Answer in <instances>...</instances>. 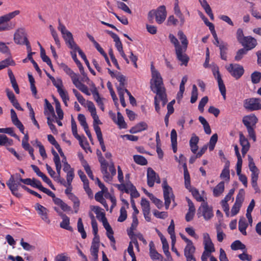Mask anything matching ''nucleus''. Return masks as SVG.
<instances>
[{
    "instance_id": "nucleus-1",
    "label": "nucleus",
    "mask_w": 261,
    "mask_h": 261,
    "mask_svg": "<svg viewBox=\"0 0 261 261\" xmlns=\"http://www.w3.org/2000/svg\"><path fill=\"white\" fill-rule=\"evenodd\" d=\"M152 79L150 81V87L151 90L155 93L156 95L154 97V105L155 111L159 113L160 108L159 106L160 99L162 101V105L164 107L167 103L168 100L165 93V89L163 86L162 78L160 73L155 69L152 65L151 67Z\"/></svg>"
},
{
    "instance_id": "nucleus-2",
    "label": "nucleus",
    "mask_w": 261,
    "mask_h": 261,
    "mask_svg": "<svg viewBox=\"0 0 261 261\" xmlns=\"http://www.w3.org/2000/svg\"><path fill=\"white\" fill-rule=\"evenodd\" d=\"M158 24L162 23L165 20L167 16V12L165 6H160L156 10H152L148 13V20L150 23H153L154 16Z\"/></svg>"
},
{
    "instance_id": "nucleus-3",
    "label": "nucleus",
    "mask_w": 261,
    "mask_h": 261,
    "mask_svg": "<svg viewBox=\"0 0 261 261\" xmlns=\"http://www.w3.org/2000/svg\"><path fill=\"white\" fill-rule=\"evenodd\" d=\"M58 29L61 31L66 43L69 48L75 51L80 49V47L74 41L71 33L66 29L65 25L61 22L60 20H59V26Z\"/></svg>"
},
{
    "instance_id": "nucleus-4",
    "label": "nucleus",
    "mask_w": 261,
    "mask_h": 261,
    "mask_svg": "<svg viewBox=\"0 0 261 261\" xmlns=\"http://www.w3.org/2000/svg\"><path fill=\"white\" fill-rule=\"evenodd\" d=\"M6 185L12 194L17 198H20L22 196L21 194L18 192L19 187H20L29 193L31 190L25 185L21 184L17 180H16L14 175H11L10 178L6 182Z\"/></svg>"
},
{
    "instance_id": "nucleus-5",
    "label": "nucleus",
    "mask_w": 261,
    "mask_h": 261,
    "mask_svg": "<svg viewBox=\"0 0 261 261\" xmlns=\"http://www.w3.org/2000/svg\"><path fill=\"white\" fill-rule=\"evenodd\" d=\"M258 121V119L254 114L244 117L242 122L246 126L249 136L253 140L256 141V136L254 130L253 126L255 125Z\"/></svg>"
},
{
    "instance_id": "nucleus-6",
    "label": "nucleus",
    "mask_w": 261,
    "mask_h": 261,
    "mask_svg": "<svg viewBox=\"0 0 261 261\" xmlns=\"http://www.w3.org/2000/svg\"><path fill=\"white\" fill-rule=\"evenodd\" d=\"M20 13L19 10H15L0 17V31L10 30L15 27V24L12 22L7 23L11 19L15 17Z\"/></svg>"
},
{
    "instance_id": "nucleus-7",
    "label": "nucleus",
    "mask_w": 261,
    "mask_h": 261,
    "mask_svg": "<svg viewBox=\"0 0 261 261\" xmlns=\"http://www.w3.org/2000/svg\"><path fill=\"white\" fill-rule=\"evenodd\" d=\"M41 191L50 196L55 204L60 206L61 209L64 212L70 211L71 207L65 203L62 199L56 197L55 194L49 189L43 187Z\"/></svg>"
},
{
    "instance_id": "nucleus-8",
    "label": "nucleus",
    "mask_w": 261,
    "mask_h": 261,
    "mask_svg": "<svg viewBox=\"0 0 261 261\" xmlns=\"http://www.w3.org/2000/svg\"><path fill=\"white\" fill-rule=\"evenodd\" d=\"M226 68L232 76L236 80L239 79L244 74L243 67L238 64H230L226 66Z\"/></svg>"
},
{
    "instance_id": "nucleus-9",
    "label": "nucleus",
    "mask_w": 261,
    "mask_h": 261,
    "mask_svg": "<svg viewBox=\"0 0 261 261\" xmlns=\"http://www.w3.org/2000/svg\"><path fill=\"white\" fill-rule=\"evenodd\" d=\"M162 186L165 207L166 210H168L171 203V199L174 198V195L172 188L168 185L166 180L163 181Z\"/></svg>"
},
{
    "instance_id": "nucleus-10",
    "label": "nucleus",
    "mask_w": 261,
    "mask_h": 261,
    "mask_svg": "<svg viewBox=\"0 0 261 261\" xmlns=\"http://www.w3.org/2000/svg\"><path fill=\"white\" fill-rule=\"evenodd\" d=\"M244 108L250 111L261 110L260 99L258 98H250L246 99L244 102Z\"/></svg>"
},
{
    "instance_id": "nucleus-11",
    "label": "nucleus",
    "mask_w": 261,
    "mask_h": 261,
    "mask_svg": "<svg viewBox=\"0 0 261 261\" xmlns=\"http://www.w3.org/2000/svg\"><path fill=\"white\" fill-rule=\"evenodd\" d=\"M212 71L215 78L217 81L219 90L223 98L225 99L226 88L220 73L219 67L217 66H215L212 69Z\"/></svg>"
},
{
    "instance_id": "nucleus-12",
    "label": "nucleus",
    "mask_w": 261,
    "mask_h": 261,
    "mask_svg": "<svg viewBox=\"0 0 261 261\" xmlns=\"http://www.w3.org/2000/svg\"><path fill=\"white\" fill-rule=\"evenodd\" d=\"M99 154L98 161L100 163L101 172L103 174V178L106 182L111 181L112 177L110 176V174L108 171V163L103 158L100 152H99Z\"/></svg>"
},
{
    "instance_id": "nucleus-13",
    "label": "nucleus",
    "mask_w": 261,
    "mask_h": 261,
    "mask_svg": "<svg viewBox=\"0 0 261 261\" xmlns=\"http://www.w3.org/2000/svg\"><path fill=\"white\" fill-rule=\"evenodd\" d=\"M99 154L98 161L100 163L101 172L103 174V178L106 182L111 181L112 177L110 176V174L108 171V163L103 158L100 152H99Z\"/></svg>"
},
{
    "instance_id": "nucleus-14",
    "label": "nucleus",
    "mask_w": 261,
    "mask_h": 261,
    "mask_svg": "<svg viewBox=\"0 0 261 261\" xmlns=\"http://www.w3.org/2000/svg\"><path fill=\"white\" fill-rule=\"evenodd\" d=\"M28 40L27 34L24 28L18 29L14 34V41L17 44L23 45L24 42Z\"/></svg>"
},
{
    "instance_id": "nucleus-15",
    "label": "nucleus",
    "mask_w": 261,
    "mask_h": 261,
    "mask_svg": "<svg viewBox=\"0 0 261 261\" xmlns=\"http://www.w3.org/2000/svg\"><path fill=\"white\" fill-rule=\"evenodd\" d=\"M35 208L41 219L47 224H49L50 221L48 216L49 211L40 204L37 203L35 205Z\"/></svg>"
},
{
    "instance_id": "nucleus-16",
    "label": "nucleus",
    "mask_w": 261,
    "mask_h": 261,
    "mask_svg": "<svg viewBox=\"0 0 261 261\" xmlns=\"http://www.w3.org/2000/svg\"><path fill=\"white\" fill-rule=\"evenodd\" d=\"M198 215L201 213V216H203L205 220H207L211 219L213 216L212 208H210L206 202H203L201 204L198 210Z\"/></svg>"
},
{
    "instance_id": "nucleus-17",
    "label": "nucleus",
    "mask_w": 261,
    "mask_h": 261,
    "mask_svg": "<svg viewBox=\"0 0 261 261\" xmlns=\"http://www.w3.org/2000/svg\"><path fill=\"white\" fill-rule=\"evenodd\" d=\"M203 244L204 246V251L206 253H211L215 251V247L209 234L207 233H204Z\"/></svg>"
},
{
    "instance_id": "nucleus-18",
    "label": "nucleus",
    "mask_w": 261,
    "mask_h": 261,
    "mask_svg": "<svg viewBox=\"0 0 261 261\" xmlns=\"http://www.w3.org/2000/svg\"><path fill=\"white\" fill-rule=\"evenodd\" d=\"M10 113H11V119L12 123L19 129L20 132L22 134H24V126H23L22 123L18 119L15 111L13 109H12L10 110Z\"/></svg>"
},
{
    "instance_id": "nucleus-19",
    "label": "nucleus",
    "mask_w": 261,
    "mask_h": 261,
    "mask_svg": "<svg viewBox=\"0 0 261 261\" xmlns=\"http://www.w3.org/2000/svg\"><path fill=\"white\" fill-rule=\"evenodd\" d=\"M239 138L240 144L242 147L241 150L242 153L243 155L244 156L249 149L250 144L248 140L242 133H240Z\"/></svg>"
},
{
    "instance_id": "nucleus-20",
    "label": "nucleus",
    "mask_w": 261,
    "mask_h": 261,
    "mask_svg": "<svg viewBox=\"0 0 261 261\" xmlns=\"http://www.w3.org/2000/svg\"><path fill=\"white\" fill-rule=\"evenodd\" d=\"M243 40L241 44L248 50L255 47L256 45V40L250 36L246 37Z\"/></svg>"
},
{
    "instance_id": "nucleus-21",
    "label": "nucleus",
    "mask_w": 261,
    "mask_h": 261,
    "mask_svg": "<svg viewBox=\"0 0 261 261\" xmlns=\"http://www.w3.org/2000/svg\"><path fill=\"white\" fill-rule=\"evenodd\" d=\"M186 50L181 47L180 48L175 49V53L177 59L182 62L181 65L183 64L187 65L189 60V57L185 54L183 53Z\"/></svg>"
},
{
    "instance_id": "nucleus-22",
    "label": "nucleus",
    "mask_w": 261,
    "mask_h": 261,
    "mask_svg": "<svg viewBox=\"0 0 261 261\" xmlns=\"http://www.w3.org/2000/svg\"><path fill=\"white\" fill-rule=\"evenodd\" d=\"M59 216H60L62 218V221L60 224V227L63 229L72 231L73 229L72 227L69 225L70 219L69 217L63 213H60Z\"/></svg>"
},
{
    "instance_id": "nucleus-23",
    "label": "nucleus",
    "mask_w": 261,
    "mask_h": 261,
    "mask_svg": "<svg viewBox=\"0 0 261 261\" xmlns=\"http://www.w3.org/2000/svg\"><path fill=\"white\" fill-rule=\"evenodd\" d=\"M156 176V173L151 168H148L147 177V185L149 187H152L154 186Z\"/></svg>"
},
{
    "instance_id": "nucleus-24",
    "label": "nucleus",
    "mask_w": 261,
    "mask_h": 261,
    "mask_svg": "<svg viewBox=\"0 0 261 261\" xmlns=\"http://www.w3.org/2000/svg\"><path fill=\"white\" fill-rule=\"evenodd\" d=\"M117 119L115 118V114L112 113V116L113 121L119 126L120 128H126L127 124L125 122L124 118L120 112H118L117 113Z\"/></svg>"
},
{
    "instance_id": "nucleus-25",
    "label": "nucleus",
    "mask_w": 261,
    "mask_h": 261,
    "mask_svg": "<svg viewBox=\"0 0 261 261\" xmlns=\"http://www.w3.org/2000/svg\"><path fill=\"white\" fill-rule=\"evenodd\" d=\"M147 124L144 122H141L131 128L129 132L132 134H136L142 130L147 129Z\"/></svg>"
},
{
    "instance_id": "nucleus-26",
    "label": "nucleus",
    "mask_w": 261,
    "mask_h": 261,
    "mask_svg": "<svg viewBox=\"0 0 261 261\" xmlns=\"http://www.w3.org/2000/svg\"><path fill=\"white\" fill-rule=\"evenodd\" d=\"M219 47L220 50V57L222 60H227V51L228 49L227 44L222 42L219 45Z\"/></svg>"
},
{
    "instance_id": "nucleus-27",
    "label": "nucleus",
    "mask_w": 261,
    "mask_h": 261,
    "mask_svg": "<svg viewBox=\"0 0 261 261\" xmlns=\"http://www.w3.org/2000/svg\"><path fill=\"white\" fill-rule=\"evenodd\" d=\"M182 163H183V167H184V174L185 187L186 188H189L190 187V174H189L188 170L186 163L184 162Z\"/></svg>"
},
{
    "instance_id": "nucleus-28",
    "label": "nucleus",
    "mask_w": 261,
    "mask_h": 261,
    "mask_svg": "<svg viewBox=\"0 0 261 261\" xmlns=\"http://www.w3.org/2000/svg\"><path fill=\"white\" fill-rule=\"evenodd\" d=\"M248 225V223L246 222V219L244 217H242L240 219L239 221V230L243 235L246 236L247 234L246 229Z\"/></svg>"
},
{
    "instance_id": "nucleus-29",
    "label": "nucleus",
    "mask_w": 261,
    "mask_h": 261,
    "mask_svg": "<svg viewBox=\"0 0 261 261\" xmlns=\"http://www.w3.org/2000/svg\"><path fill=\"white\" fill-rule=\"evenodd\" d=\"M177 36L178 38L181 41V44L182 46L181 48H184L185 50H187L188 41L187 40L186 36L184 34V32L182 31H179L177 33Z\"/></svg>"
},
{
    "instance_id": "nucleus-30",
    "label": "nucleus",
    "mask_w": 261,
    "mask_h": 261,
    "mask_svg": "<svg viewBox=\"0 0 261 261\" xmlns=\"http://www.w3.org/2000/svg\"><path fill=\"white\" fill-rule=\"evenodd\" d=\"M224 190V182L221 181L214 189L213 194L215 196H220Z\"/></svg>"
},
{
    "instance_id": "nucleus-31",
    "label": "nucleus",
    "mask_w": 261,
    "mask_h": 261,
    "mask_svg": "<svg viewBox=\"0 0 261 261\" xmlns=\"http://www.w3.org/2000/svg\"><path fill=\"white\" fill-rule=\"evenodd\" d=\"M232 250H246V246L243 244L240 240L234 241L230 246Z\"/></svg>"
},
{
    "instance_id": "nucleus-32",
    "label": "nucleus",
    "mask_w": 261,
    "mask_h": 261,
    "mask_svg": "<svg viewBox=\"0 0 261 261\" xmlns=\"http://www.w3.org/2000/svg\"><path fill=\"white\" fill-rule=\"evenodd\" d=\"M76 51H75V50H73V51H71V56H72V58L73 60L75 62L76 64L77 65V67H79V70H80L81 74L82 75H84L85 73V72H84V67H83L82 63L77 59V58L76 57Z\"/></svg>"
},
{
    "instance_id": "nucleus-33",
    "label": "nucleus",
    "mask_w": 261,
    "mask_h": 261,
    "mask_svg": "<svg viewBox=\"0 0 261 261\" xmlns=\"http://www.w3.org/2000/svg\"><path fill=\"white\" fill-rule=\"evenodd\" d=\"M195 247L193 243L187 244L184 249V255L188 256L194 255L195 252Z\"/></svg>"
},
{
    "instance_id": "nucleus-34",
    "label": "nucleus",
    "mask_w": 261,
    "mask_h": 261,
    "mask_svg": "<svg viewBox=\"0 0 261 261\" xmlns=\"http://www.w3.org/2000/svg\"><path fill=\"white\" fill-rule=\"evenodd\" d=\"M141 205L142 207L143 213L147 214V213H150L149 202L146 198H142Z\"/></svg>"
},
{
    "instance_id": "nucleus-35",
    "label": "nucleus",
    "mask_w": 261,
    "mask_h": 261,
    "mask_svg": "<svg viewBox=\"0 0 261 261\" xmlns=\"http://www.w3.org/2000/svg\"><path fill=\"white\" fill-rule=\"evenodd\" d=\"M188 190L191 192L193 196V197L196 199L197 201L201 202L204 201L203 198L200 195L199 191L197 189L195 188H192L190 186L189 188H187Z\"/></svg>"
},
{
    "instance_id": "nucleus-36",
    "label": "nucleus",
    "mask_w": 261,
    "mask_h": 261,
    "mask_svg": "<svg viewBox=\"0 0 261 261\" xmlns=\"http://www.w3.org/2000/svg\"><path fill=\"white\" fill-rule=\"evenodd\" d=\"M77 52L79 54V55L81 57V58L84 60L86 65L87 66L89 71H90V72L94 75H95L96 73H95V72L94 71L93 69H92V68L90 67V64H89V61H88L87 58H86V55H85V54L84 53V52L80 48L79 49H78L77 50Z\"/></svg>"
},
{
    "instance_id": "nucleus-37",
    "label": "nucleus",
    "mask_w": 261,
    "mask_h": 261,
    "mask_svg": "<svg viewBox=\"0 0 261 261\" xmlns=\"http://www.w3.org/2000/svg\"><path fill=\"white\" fill-rule=\"evenodd\" d=\"M248 161H249V168L251 172V174H258L259 171L257 168L256 167L253 159L250 156L248 155Z\"/></svg>"
},
{
    "instance_id": "nucleus-38",
    "label": "nucleus",
    "mask_w": 261,
    "mask_h": 261,
    "mask_svg": "<svg viewBox=\"0 0 261 261\" xmlns=\"http://www.w3.org/2000/svg\"><path fill=\"white\" fill-rule=\"evenodd\" d=\"M71 129L72 132L73 134V135L74 136V137L79 140V142H81V136L78 135L77 134V126L76 122L74 119V118L72 117L71 118Z\"/></svg>"
},
{
    "instance_id": "nucleus-39",
    "label": "nucleus",
    "mask_w": 261,
    "mask_h": 261,
    "mask_svg": "<svg viewBox=\"0 0 261 261\" xmlns=\"http://www.w3.org/2000/svg\"><path fill=\"white\" fill-rule=\"evenodd\" d=\"M251 82L253 84H256L260 82L261 80V72L255 71L251 74Z\"/></svg>"
},
{
    "instance_id": "nucleus-40",
    "label": "nucleus",
    "mask_w": 261,
    "mask_h": 261,
    "mask_svg": "<svg viewBox=\"0 0 261 261\" xmlns=\"http://www.w3.org/2000/svg\"><path fill=\"white\" fill-rule=\"evenodd\" d=\"M27 105L28 106V108L29 109L30 117L31 118V119L33 121V124L38 128V129H39L40 126H39L38 122L37 121V120L35 119V113L33 110V109L32 108V107L30 103L27 102Z\"/></svg>"
},
{
    "instance_id": "nucleus-41",
    "label": "nucleus",
    "mask_w": 261,
    "mask_h": 261,
    "mask_svg": "<svg viewBox=\"0 0 261 261\" xmlns=\"http://www.w3.org/2000/svg\"><path fill=\"white\" fill-rule=\"evenodd\" d=\"M133 158L134 161L137 164L142 166L147 164V161L143 156L140 155H134Z\"/></svg>"
},
{
    "instance_id": "nucleus-42",
    "label": "nucleus",
    "mask_w": 261,
    "mask_h": 261,
    "mask_svg": "<svg viewBox=\"0 0 261 261\" xmlns=\"http://www.w3.org/2000/svg\"><path fill=\"white\" fill-rule=\"evenodd\" d=\"M13 140L9 139L5 135H0V146L11 145L12 144Z\"/></svg>"
},
{
    "instance_id": "nucleus-43",
    "label": "nucleus",
    "mask_w": 261,
    "mask_h": 261,
    "mask_svg": "<svg viewBox=\"0 0 261 261\" xmlns=\"http://www.w3.org/2000/svg\"><path fill=\"white\" fill-rule=\"evenodd\" d=\"M14 177L16 180H17L19 182H22L23 184H25L27 185H30V186H32V184H33L32 179L29 178H25V179H23L21 178L20 175L18 173L15 174V175H14Z\"/></svg>"
},
{
    "instance_id": "nucleus-44",
    "label": "nucleus",
    "mask_w": 261,
    "mask_h": 261,
    "mask_svg": "<svg viewBox=\"0 0 261 261\" xmlns=\"http://www.w3.org/2000/svg\"><path fill=\"white\" fill-rule=\"evenodd\" d=\"M77 229L79 232H80L81 234L82 238L83 239H85L87 237L86 232L85 231L84 225L82 222V218H80L78 219L77 221Z\"/></svg>"
},
{
    "instance_id": "nucleus-45",
    "label": "nucleus",
    "mask_w": 261,
    "mask_h": 261,
    "mask_svg": "<svg viewBox=\"0 0 261 261\" xmlns=\"http://www.w3.org/2000/svg\"><path fill=\"white\" fill-rule=\"evenodd\" d=\"M229 162L228 161L225 164L224 168L223 169L222 173L220 174V177L222 178H227L228 180L230 178L229 174Z\"/></svg>"
},
{
    "instance_id": "nucleus-46",
    "label": "nucleus",
    "mask_w": 261,
    "mask_h": 261,
    "mask_svg": "<svg viewBox=\"0 0 261 261\" xmlns=\"http://www.w3.org/2000/svg\"><path fill=\"white\" fill-rule=\"evenodd\" d=\"M14 65V62L10 58H7L0 62V70L9 65Z\"/></svg>"
},
{
    "instance_id": "nucleus-47",
    "label": "nucleus",
    "mask_w": 261,
    "mask_h": 261,
    "mask_svg": "<svg viewBox=\"0 0 261 261\" xmlns=\"http://www.w3.org/2000/svg\"><path fill=\"white\" fill-rule=\"evenodd\" d=\"M149 253L151 258L154 261L163 259L162 255L159 253L155 249H150Z\"/></svg>"
},
{
    "instance_id": "nucleus-48",
    "label": "nucleus",
    "mask_w": 261,
    "mask_h": 261,
    "mask_svg": "<svg viewBox=\"0 0 261 261\" xmlns=\"http://www.w3.org/2000/svg\"><path fill=\"white\" fill-rule=\"evenodd\" d=\"M198 98V90L195 85H193L192 86V90L191 92V97L190 102L192 103H195Z\"/></svg>"
},
{
    "instance_id": "nucleus-49",
    "label": "nucleus",
    "mask_w": 261,
    "mask_h": 261,
    "mask_svg": "<svg viewBox=\"0 0 261 261\" xmlns=\"http://www.w3.org/2000/svg\"><path fill=\"white\" fill-rule=\"evenodd\" d=\"M99 251V247L96 246L91 245L90 248V253L91 255L93 257V261H98V253Z\"/></svg>"
},
{
    "instance_id": "nucleus-50",
    "label": "nucleus",
    "mask_w": 261,
    "mask_h": 261,
    "mask_svg": "<svg viewBox=\"0 0 261 261\" xmlns=\"http://www.w3.org/2000/svg\"><path fill=\"white\" fill-rule=\"evenodd\" d=\"M218 140V135L217 134H214L211 137L209 142V150L212 151L214 150L215 145Z\"/></svg>"
},
{
    "instance_id": "nucleus-51",
    "label": "nucleus",
    "mask_w": 261,
    "mask_h": 261,
    "mask_svg": "<svg viewBox=\"0 0 261 261\" xmlns=\"http://www.w3.org/2000/svg\"><path fill=\"white\" fill-rule=\"evenodd\" d=\"M150 200L155 204L156 207L160 209L163 206V202L159 199L155 197L153 194H148Z\"/></svg>"
},
{
    "instance_id": "nucleus-52",
    "label": "nucleus",
    "mask_w": 261,
    "mask_h": 261,
    "mask_svg": "<svg viewBox=\"0 0 261 261\" xmlns=\"http://www.w3.org/2000/svg\"><path fill=\"white\" fill-rule=\"evenodd\" d=\"M258 174H251V184L256 192L259 191V189L257 186V181L258 179Z\"/></svg>"
},
{
    "instance_id": "nucleus-53",
    "label": "nucleus",
    "mask_w": 261,
    "mask_h": 261,
    "mask_svg": "<svg viewBox=\"0 0 261 261\" xmlns=\"http://www.w3.org/2000/svg\"><path fill=\"white\" fill-rule=\"evenodd\" d=\"M83 166L84 168V169L86 172V173L88 174V176L92 179L94 180V176L92 173V171L91 170L90 166L88 165L87 162L86 161H84V162L83 163Z\"/></svg>"
},
{
    "instance_id": "nucleus-54",
    "label": "nucleus",
    "mask_w": 261,
    "mask_h": 261,
    "mask_svg": "<svg viewBox=\"0 0 261 261\" xmlns=\"http://www.w3.org/2000/svg\"><path fill=\"white\" fill-rule=\"evenodd\" d=\"M247 51L248 50L246 48H241L240 49L236 54V55L234 57V59L236 61H240L241 60L243 56L247 54Z\"/></svg>"
},
{
    "instance_id": "nucleus-55",
    "label": "nucleus",
    "mask_w": 261,
    "mask_h": 261,
    "mask_svg": "<svg viewBox=\"0 0 261 261\" xmlns=\"http://www.w3.org/2000/svg\"><path fill=\"white\" fill-rule=\"evenodd\" d=\"M92 210L94 212V213L96 214V218L101 222H102V215L106 217L105 213L104 212H100L101 208L98 206H94L92 208Z\"/></svg>"
},
{
    "instance_id": "nucleus-56",
    "label": "nucleus",
    "mask_w": 261,
    "mask_h": 261,
    "mask_svg": "<svg viewBox=\"0 0 261 261\" xmlns=\"http://www.w3.org/2000/svg\"><path fill=\"white\" fill-rule=\"evenodd\" d=\"M244 196H245V191L243 189H241L239 190V193L238 194L236 199V202L238 203L239 204H242L244 199Z\"/></svg>"
},
{
    "instance_id": "nucleus-57",
    "label": "nucleus",
    "mask_w": 261,
    "mask_h": 261,
    "mask_svg": "<svg viewBox=\"0 0 261 261\" xmlns=\"http://www.w3.org/2000/svg\"><path fill=\"white\" fill-rule=\"evenodd\" d=\"M169 38L170 40V42L174 45L175 47V50L180 48L181 47L177 39L173 34H170L169 35Z\"/></svg>"
},
{
    "instance_id": "nucleus-58",
    "label": "nucleus",
    "mask_w": 261,
    "mask_h": 261,
    "mask_svg": "<svg viewBox=\"0 0 261 261\" xmlns=\"http://www.w3.org/2000/svg\"><path fill=\"white\" fill-rule=\"evenodd\" d=\"M121 186L124 188V190L126 193H129L136 189L130 181L126 183V184H122Z\"/></svg>"
},
{
    "instance_id": "nucleus-59",
    "label": "nucleus",
    "mask_w": 261,
    "mask_h": 261,
    "mask_svg": "<svg viewBox=\"0 0 261 261\" xmlns=\"http://www.w3.org/2000/svg\"><path fill=\"white\" fill-rule=\"evenodd\" d=\"M120 214L118 219V221L122 222L127 218V212L124 206H122L120 208Z\"/></svg>"
},
{
    "instance_id": "nucleus-60",
    "label": "nucleus",
    "mask_w": 261,
    "mask_h": 261,
    "mask_svg": "<svg viewBox=\"0 0 261 261\" xmlns=\"http://www.w3.org/2000/svg\"><path fill=\"white\" fill-rule=\"evenodd\" d=\"M117 7L124 11L125 12H126L128 14H131L132 11L130 10V9L128 8V7L123 2H117Z\"/></svg>"
},
{
    "instance_id": "nucleus-61",
    "label": "nucleus",
    "mask_w": 261,
    "mask_h": 261,
    "mask_svg": "<svg viewBox=\"0 0 261 261\" xmlns=\"http://www.w3.org/2000/svg\"><path fill=\"white\" fill-rule=\"evenodd\" d=\"M102 215V222H101L102 223L103 227H105V228L107 230V232H109L110 233H112L111 231H113V230L111 226H110V225L108 223L107 219L106 218V217L103 216V214Z\"/></svg>"
},
{
    "instance_id": "nucleus-62",
    "label": "nucleus",
    "mask_w": 261,
    "mask_h": 261,
    "mask_svg": "<svg viewBox=\"0 0 261 261\" xmlns=\"http://www.w3.org/2000/svg\"><path fill=\"white\" fill-rule=\"evenodd\" d=\"M77 119L80 122V124L83 127L84 129L87 128L88 127V125L86 122V118L84 115L82 114H79Z\"/></svg>"
},
{
    "instance_id": "nucleus-63",
    "label": "nucleus",
    "mask_w": 261,
    "mask_h": 261,
    "mask_svg": "<svg viewBox=\"0 0 261 261\" xmlns=\"http://www.w3.org/2000/svg\"><path fill=\"white\" fill-rule=\"evenodd\" d=\"M208 100V98L207 96L203 97L199 101L198 105V109L201 112H203L204 111V107L205 105L207 103Z\"/></svg>"
},
{
    "instance_id": "nucleus-64",
    "label": "nucleus",
    "mask_w": 261,
    "mask_h": 261,
    "mask_svg": "<svg viewBox=\"0 0 261 261\" xmlns=\"http://www.w3.org/2000/svg\"><path fill=\"white\" fill-rule=\"evenodd\" d=\"M55 261H70V258L65 253H61L56 256Z\"/></svg>"
}]
</instances>
